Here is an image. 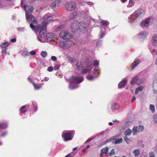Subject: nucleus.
Listing matches in <instances>:
<instances>
[{
	"mask_svg": "<svg viewBox=\"0 0 157 157\" xmlns=\"http://www.w3.org/2000/svg\"><path fill=\"white\" fill-rule=\"evenodd\" d=\"M21 6L23 7L25 11L26 18V20L28 22L30 21V19L32 22L30 25V27L33 30L35 29V26L33 25V24H37V21L36 19L32 15L31 13L33 10V8L32 6H29L23 4V0L21 1Z\"/></svg>",
	"mask_w": 157,
	"mask_h": 157,
	"instance_id": "f257e3e1",
	"label": "nucleus"
},
{
	"mask_svg": "<svg viewBox=\"0 0 157 157\" xmlns=\"http://www.w3.org/2000/svg\"><path fill=\"white\" fill-rule=\"evenodd\" d=\"M83 80L82 77L72 76L70 80V83L69 86L71 90H73L78 88L79 86L78 84Z\"/></svg>",
	"mask_w": 157,
	"mask_h": 157,
	"instance_id": "f03ea898",
	"label": "nucleus"
},
{
	"mask_svg": "<svg viewBox=\"0 0 157 157\" xmlns=\"http://www.w3.org/2000/svg\"><path fill=\"white\" fill-rule=\"evenodd\" d=\"M145 12L143 9H138L134 13L131 14L129 17V21L131 23H133L136 21L137 17H140L144 15Z\"/></svg>",
	"mask_w": 157,
	"mask_h": 157,
	"instance_id": "7ed1b4c3",
	"label": "nucleus"
},
{
	"mask_svg": "<svg viewBox=\"0 0 157 157\" xmlns=\"http://www.w3.org/2000/svg\"><path fill=\"white\" fill-rule=\"evenodd\" d=\"M140 75V74L139 73L132 79L130 82V84L132 85H134L135 84L139 85L144 82L145 80L144 78H139Z\"/></svg>",
	"mask_w": 157,
	"mask_h": 157,
	"instance_id": "20e7f679",
	"label": "nucleus"
},
{
	"mask_svg": "<svg viewBox=\"0 0 157 157\" xmlns=\"http://www.w3.org/2000/svg\"><path fill=\"white\" fill-rule=\"evenodd\" d=\"M75 132L74 131H63L62 134V136L65 141L71 140L73 137Z\"/></svg>",
	"mask_w": 157,
	"mask_h": 157,
	"instance_id": "39448f33",
	"label": "nucleus"
},
{
	"mask_svg": "<svg viewBox=\"0 0 157 157\" xmlns=\"http://www.w3.org/2000/svg\"><path fill=\"white\" fill-rule=\"evenodd\" d=\"M72 36V34L67 30H63L59 33V37L64 40L70 39Z\"/></svg>",
	"mask_w": 157,
	"mask_h": 157,
	"instance_id": "423d86ee",
	"label": "nucleus"
},
{
	"mask_svg": "<svg viewBox=\"0 0 157 157\" xmlns=\"http://www.w3.org/2000/svg\"><path fill=\"white\" fill-rule=\"evenodd\" d=\"M154 21L153 18L151 17H148L144 21H142L140 24V26L144 28V27H148L151 25L153 22Z\"/></svg>",
	"mask_w": 157,
	"mask_h": 157,
	"instance_id": "0eeeda50",
	"label": "nucleus"
},
{
	"mask_svg": "<svg viewBox=\"0 0 157 157\" xmlns=\"http://www.w3.org/2000/svg\"><path fill=\"white\" fill-rule=\"evenodd\" d=\"M73 44V42L71 41H66L65 42H61L59 43V46L63 49H67L71 47Z\"/></svg>",
	"mask_w": 157,
	"mask_h": 157,
	"instance_id": "6e6552de",
	"label": "nucleus"
},
{
	"mask_svg": "<svg viewBox=\"0 0 157 157\" xmlns=\"http://www.w3.org/2000/svg\"><path fill=\"white\" fill-rule=\"evenodd\" d=\"M65 6L67 10L71 11L75 9L76 7V4L74 2L71 1L67 2Z\"/></svg>",
	"mask_w": 157,
	"mask_h": 157,
	"instance_id": "1a4fd4ad",
	"label": "nucleus"
},
{
	"mask_svg": "<svg viewBox=\"0 0 157 157\" xmlns=\"http://www.w3.org/2000/svg\"><path fill=\"white\" fill-rule=\"evenodd\" d=\"M78 29L83 33L86 32L87 30L88 27L86 24L84 22H81L78 23Z\"/></svg>",
	"mask_w": 157,
	"mask_h": 157,
	"instance_id": "9d476101",
	"label": "nucleus"
},
{
	"mask_svg": "<svg viewBox=\"0 0 157 157\" xmlns=\"http://www.w3.org/2000/svg\"><path fill=\"white\" fill-rule=\"evenodd\" d=\"M37 30L39 32L40 36L41 38H44L46 32V27H44L43 26L40 25L38 27Z\"/></svg>",
	"mask_w": 157,
	"mask_h": 157,
	"instance_id": "9b49d317",
	"label": "nucleus"
},
{
	"mask_svg": "<svg viewBox=\"0 0 157 157\" xmlns=\"http://www.w3.org/2000/svg\"><path fill=\"white\" fill-rule=\"evenodd\" d=\"M46 38L48 41H54L56 39V35L55 34L51 33H49L46 34Z\"/></svg>",
	"mask_w": 157,
	"mask_h": 157,
	"instance_id": "f8f14e48",
	"label": "nucleus"
},
{
	"mask_svg": "<svg viewBox=\"0 0 157 157\" xmlns=\"http://www.w3.org/2000/svg\"><path fill=\"white\" fill-rule=\"evenodd\" d=\"M53 19V17L51 16H50L48 17L44 18V21L42 22V25L44 27H46L47 24L52 21Z\"/></svg>",
	"mask_w": 157,
	"mask_h": 157,
	"instance_id": "ddd939ff",
	"label": "nucleus"
},
{
	"mask_svg": "<svg viewBox=\"0 0 157 157\" xmlns=\"http://www.w3.org/2000/svg\"><path fill=\"white\" fill-rule=\"evenodd\" d=\"M78 22L75 21L72 23L71 25V30L72 32H75L78 29Z\"/></svg>",
	"mask_w": 157,
	"mask_h": 157,
	"instance_id": "4468645a",
	"label": "nucleus"
},
{
	"mask_svg": "<svg viewBox=\"0 0 157 157\" xmlns=\"http://www.w3.org/2000/svg\"><path fill=\"white\" fill-rule=\"evenodd\" d=\"M61 2V0H57L52 3L51 7L52 9H54L58 8Z\"/></svg>",
	"mask_w": 157,
	"mask_h": 157,
	"instance_id": "2eb2a0df",
	"label": "nucleus"
},
{
	"mask_svg": "<svg viewBox=\"0 0 157 157\" xmlns=\"http://www.w3.org/2000/svg\"><path fill=\"white\" fill-rule=\"evenodd\" d=\"M141 62V60L137 58H136L134 60V62L132 64V66L131 67V69L133 70Z\"/></svg>",
	"mask_w": 157,
	"mask_h": 157,
	"instance_id": "dca6fc26",
	"label": "nucleus"
},
{
	"mask_svg": "<svg viewBox=\"0 0 157 157\" xmlns=\"http://www.w3.org/2000/svg\"><path fill=\"white\" fill-rule=\"evenodd\" d=\"M100 23V26L103 29H105L109 25V22L106 20H102L101 21Z\"/></svg>",
	"mask_w": 157,
	"mask_h": 157,
	"instance_id": "f3484780",
	"label": "nucleus"
},
{
	"mask_svg": "<svg viewBox=\"0 0 157 157\" xmlns=\"http://www.w3.org/2000/svg\"><path fill=\"white\" fill-rule=\"evenodd\" d=\"M151 43L154 46L157 47V35H155L152 36Z\"/></svg>",
	"mask_w": 157,
	"mask_h": 157,
	"instance_id": "a211bd4d",
	"label": "nucleus"
},
{
	"mask_svg": "<svg viewBox=\"0 0 157 157\" xmlns=\"http://www.w3.org/2000/svg\"><path fill=\"white\" fill-rule=\"evenodd\" d=\"M77 69L78 71H82L83 68V64L81 61L78 60L76 64Z\"/></svg>",
	"mask_w": 157,
	"mask_h": 157,
	"instance_id": "6ab92c4d",
	"label": "nucleus"
},
{
	"mask_svg": "<svg viewBox=\"0 0 157 157\" xmlns=\"http://www.w3.org/2000/svg\"><path fill=\"white\" fill-rule=\"evenodd\" d=\"M148 33L146 31L141 32L138 35V38L139 39L144 38L148 35Z\"/></svg>",
	"mask_w": 157,
	"mask_h": 157,
	"instance_id": "aec40b11",
	"label": "nucleus"
},
{
	"mask_svg": "<svg viewBox=\"0 0 157 157\" xmlns=\"http://www.w3.org/2000/svg\"><path fill=\"white\" fill-rule=\"evenodd\" d=\"M153 93L157 94V80H155L154 81L153 85Z\"/></svg>",
	"mask_w": 157,
	"mask_h": 157,
	"instance_id": "412c9836",
	"label": "nucleus"
},
{
	"mask_svg": "<svg viewBox=\"0 0 157 157\" xmlns=\"http://www.w3.org/2000/svg\"><path fill=\"white\" fill-rule=\"evenodd\" d=\"M127 81L126 79H124L121 81L118 84V86L119 88H122L127 83Z\"/></svg>",
	"mask_w": 157,
	"mask_h": 157,
	"instance_id": "4be33fe9",
	"label": "nucleus"
},
{
	"mask_svg": "<svg viewBox=\"0 0 157 157\" xmlns=\"http://www.w3.org/2000/svg\"><path fill=\"white\" fill-rule=\"evenodd\" d=\"M89 13V10L87 9H85L84 10L81 11L80 12L81 14L85 16H87L88 15Z\"/></svg>",
	"mask_w": 157,
	"mask_h": 157,
	"instance_id": "5701e85b",
	"label": "nucleus"
},
{
	"mask_svg": "<svg viewBox=\"0 0 157 157\" xmlns=\"http://www.w3.org/2000/svg\"><path fill=\"white\" fill-rule=\"evenodd\" d=\"M32 84L35 90H39L41 88L42 86L43 85V83L36 84L34 82H32Z\"/></svg>",
	"mask_w": 157,
	"mask_h": 157,
	"instance_id": "b1692460",
	"label": "nucleus"
},
{
	"mask_svg": "<svg viewBox=\"0 0 157 157\" xmlns=\"http://www.w3.org/2000/svg\"><path fill=\"white\" fill-rule=\"evenodd\" d=\"M77 12L74 11L72 13L70 14L69 17V19L71 20L74 18L77 15Z\"/></svg>",
	"mask_w": 157,
	"mask_h": 157,
	"instance_id": "393cba45",
	"label": "nucleus"
},
{
	"mask_svg": "<svg viewBox=\"0 0 157 157\" xmlns=\"http://www.w3.org/2000/svg\"><path fill=\"white\" fill-rule=\"evenodd\" d=\"M119 107V105L117 103H113L111 105V109L113 110H115L118 109Z\"/></svg>",
	"mask_w": 157,
	"mask_h": 157,
	"instance_id": "a878e982",
	"label": "nucleus"
},
{
	"mask_svg": "<svg viewBox=\"0 0 157 157\" xmlns=\"http://www.w3.org/2000/svg\"><path fill=\"white\" fill-rule=\"evenodd\" d=\"M144 88V86H141L138 87L135 91V93L136 94H137L138 92L141 91Z\"/></svg>",
	"mask_w": 157,
	"mask_h": 157,
	"instance_id": "bb28decb",
	"label": "nucleus"
},
{
	"mask_svg": "<svg viewBox=\"0 0 157 157\" xmlns=\"http://www.w3.org/2000/svg\"><path fill=\"white\" fill-rule=\"evenodd\" d=\"M132 153L135 157H137L140 154V151L138 149H135L133 151Z\"/></svg>",
	"mask_w": 157,
	"mask_h": 157,
	"instance_id": "cd10ccee",
	"label": "nucleus"
},
{
	"mask_svg": "<svg viewBox=\"0 0 157 157\" xmlns=\"http://www.w3.org/2000/svg\"><path fill=\"white\" fill-rule=\"evenodd\" d=\"M138 127L137 126H134L132 129L133 134L134 135H136L137 134L138 132Z\"/></svg>",
	"mask_w": 157,
	"mask_h": 157,
	"instance_id": "c85d7f7f",
	"label": "nucleus"
},
{
	"mask_svg": "<svg viewBox=\"0 0 157 157\" xmlns=\"http://www.w3.org/2000/svg\"><path fill=\"white\" fill-rule=\"evenodd\" d=\"M26 105H24L20 109L21 113H23L27 111V109L26 108Z\"/></svg>",
	"mask_w": 157,
	"mask_h": 157,
	"instance_id": "c756f323",
	"label": "nucleus"
},
{
	"mask_svg": "<svg viewBox=\"0 0 157 157\" xmlns=\"http://www.w3.org/2000/svg\"><path fill=\"white\" fill-rule=\"evenodd\" d=\"M149 49L152 55H154L155 54L157 56L156 58H157V49H154L152 48H150Z\"/></svg>",
	"mask_w": 157,
	"mask_h": 157,
	"instance_id": "7c9ffc66",
	"label": "nucleus"
},
{
	"mask_svg": "<svg viewBox=\"0 0 157 157\" xmlns=\"http://www.w3.org/2000/svg\"><path fill=\"white\" fill-rule=\"evenodd\" d=\"M135 2L132 0H129L128 4L127 6L128 7H131L133 6L134 5Z\"/></svg>",
	"mask_w": 157,
	"mask_h": 157,
	"instance_id": "2f4dec72",
	"label": "nucleus"
},
{
	"mask_svg": "<svg viewBox=\"0 0 157 157\" xmlns=\"http://www.w3.org/2000/svg\"><path fill=\"white\" fill-rule=\"evenodd\" d=\"M132 133V131L131 129L129 128L128 129L124 132V134L126 136H129Z\"/></svg>",
	"mask_w": 157,
	"mask_h": 157,
	"instance_id": "473e14b6",
	"label": "nucleus"
},
{
	"mask_svg": "<svg viewBox=\"0 0 157 157\" xmlns=\"http://www.w3.org/2000/svg\"><path fill=\"white\" fill-rule=\"evenodd\" d=\"M86 65V67H90V66L92 65L93 62L91 61H88L87 60V61H85Z\"/></svg>",
	"mask_w": 157,
	"mask_h": 157,
	"instance_id": "72a5a7b5",
	"label": "nucleus"
},
{
	"mask_svg": "<svg viewBox=\"0 0 157 157\" xmlns=\"http://www.w3.org/2000/svg\"><path fill=\"white\" fill-rule=\"evenodd\" d=\"M10 44L8 42H5L2 43L0 46L2 48H6L9 46Z\"/></svg>",
	"mask_w": 157,
	"mask_h": 157,
	"instance_id": "f704fd0d",
	"label": "nucleus"
},
{
	"mask_svg": "<svg viewBox=\"0 0 157 157\" xmlns=\"http://www.w3.org/2000/svg\"><path fill=\"white\" fill-rule=\"evenodd\" d=\"M125 124H123L119 127V129L120 132H122L126 128L125 127Z\"/></svg>",
	"mask_w": 157,
	"mask_h": 157,
	"instance_id": "c9c22d12",
	"label": "nucleus"
},
{
	"mask_svg": "<svg viewBox=\"0 0 157 157\" xmlns=\"http://www.w3.org/2000/svg\"><path fill=\"white\" fill-rule=\"evenodd\" d=\"M108 151V147H106L105 148H103L101 150V152L104 154H107Z\"/></svg>",
	"mask_w": 157,
	"mask_h": 157,
	"instance_id": "e433bc0d",
	"label": "nucleus"
},
{
	"mask_svg": "<svg viewBox=\"0 0 157 157\" xmlns=\"http://www.w3.org/2000/svg\"><path fill=\"white\" fill-rule=\"evenodd\" d=\"M91 71V70L88 69H84L82 71V73L84 74L87 73H90Z\"/></svg>",
	"mask_w": 157,
	"mask_h": 157,
	"instance_id": "4c0bfd02",
	"label": "nucleus"
},
{
	"mask_svg": "<svg viewBox=\"0 0 157 157\" xmlns=\"http://www.w3.org/2000/svg\"><path fill=\"white\" fill-rule=\"evenodd\" d=\"M7 125L6 123H1L0 124V128L4 129L7 128Z\"/></svg>",
	"mask_w": 157,
	"mask_h": 157,
	"instance_id": "58836bf2",
	"label": "nucleus"
},
{
	"mask_svg": "<svg viewBox=\"0 0 157 157\" xmlns=\"http://www.w3.org/2000/svg\"><path fill=\"white\" fill-rule=\"evenodd\" d=\"M64 25H61L58 26L56 29L55 30L56 31H60L61 29L63 28Z\"/></svg>",
	"mask_w": 157,
	"mask_h": 157,
	"instance_id": "ea45409f",
	"label": "nucleus"
},
{
	"mask_svg": "<svg viewBox=\"0 0 157 157\" xmlns=\"http://www.w3.org/2000/svg\"><path fill=\"white\" fill-rule=\"evenodd\" d=\"M144 127L141 125H140L138 127V132H141L143 131L144 129Z\"/></svg>",
	"mask_w": 157,
	"mask_h": 157,
	"instance_id": "a19ab883",
	"label": "nucleus"
},
{
	"mask_svg": "<svg viewBox=\"0 0 157 157\" xmlns=\"http://www.w3.org/2000/svg\"><path fill=\"white\" fill-rule=\"evenodd\" d=\"M40 55L43 58H45L47 55V52L46 51H42L40 53Z\"/></svg>",
	"mask_w": 157,
	"mask_h": 157,
	"instance_id": "79ce46f5",
	"label": "nucleus"
},
{
	"mask_svg": "<svg viewBox=\"0 0 157 157\" xmlns=\"http://www.w3.org/2000/svg\"><path fill=\"white\" fill-rule=\"evenodd\" d=\"M21 55L25 57L29 55V53L28 51L24 50L23 51Z\"/></svg>",
	"mask_w": 157,
	"mask_h": 157,
	"instance_id": "37998d69",
	"label": "nucleus"
},
{
	"mask_svg": "<svg viewBox=\"0 0 157 157\" xmlns=\"http://www.w3.org/2000/svg\"><path fill=\"white\" fill-rule=\"evenodd\" d=\"M87 78L88 80L90 81L92 80L94 78V77L93 76L91 75H88L86 77Z\"/></svg>",
	"mask_w": 157,
	"mask_h": 157,
	"instance_id": "c03bdc74",
	"label": "nucleus"
},
{
	"mask_svg": "<svg viewBox=\"0 0 157 157\" xmlns=\"http://www.w3.org/2000/svg\"><path fill=\"white\" fill-rule=\"evenodd\" d=\"M150 109L152 113L155 112V106L153 105H150Z\"/></svg>",
	"mask_w": 157,
	"mask_h": 157,
	"instance_id": "a18cd8bd",
	"label": "nucleus"
},
{
	"mask_svg": "<svg viewBox=\"0 0 157 157\" xmlns=\"http://www.w3.org/2000/svg\"><path fill=\"white\" fill-rule=\"evenodd\" d=\"M17 30L21 32H23L25 31V29L24 27H19L17 28Z\"/></svg>",
	"mask_w": 157,
	"mask_h": 157,
	"instance_id": "49530a36",
	"label": "nucleus"
},
{
	"mask_svg": "<svg viewBox=\"0 0 157 157\" xmlns=\"http://www.w3.org/2000/svg\"><path fill=\"white\" fill-rule=\"evenodd\" d=\"M123 139L122 138H120L118 140H117L115 142L116 144H119L122 143Z\"/></svg>",
	"mask_w": 157,
	"mask_h": 157,
	"instance_id": "de8ad7c7",
	"label": "nucleus"
},
{
	"mask_svg": "<svg viewBox=\"0 0 157 157\" xmlns=\"http://www.w3.org/2000/svg\"><path fill=\"white\" fill-rule=\"evenodd\" d=\"M124 140L128 144L129 143L130 141L129 139L126 136H125L124 137Z\"/></svg>",
	"mask_w": 157,
	"mask_h": 157,
	"instance_id": "09e8293b",
	"label": "nucleus"
},
{
	"mask_svg": "<svg viewBox=\"0 0 157 157\" xmlns=\"http://www.w3.org/2000/svg\"><path fill=\"white\" fill-rule=\"evenodd\" d=\"M109 155L111 156L115 154V150L114 149H113L111 150L110 153H109Z\"/></svg>",
	"mask_w": 157,
	"mask_h": 157,
	"instance_id": "8fccbe9b",
	"label": "nucleus"
},
{
	"mask_svg": "<svg viewBox=\"0 0 157 157\" xmlns=\"http://www.w3.org/2000/svg\"><path fill=\"white\" fill-rule=\"evenodd\" d=\"M153 118L155 124H157V114H155L154 115Z\"/></svg>",
	"mask_w": 157,
	"mask_h": 157,
	"instance_id": "3c124183",
	"label": "nucleus"
},
{
	"mask_svg": "<svg viewBox=\"0 0 157 157\" xmlns=\"http://www.w3.org/2000/svg\"><path fill=\"white\" fill-rule=\"evenodd\" d=\"M138 146H140L142 147H144V145L142 144V141H140L138 142Z\"/></svg>",
	"mask_w": 157,
	"mask_h": 157,
	"instance_id": "603ef678",
	"label": "nucleus"
},
{
	"mask_svg": "<svg viewBox=\"0 0 157 157\" xmlns=\"http://www.w3.org/2000/svg\"><path fill=\"white\" fill-rule=\"evenodd\" d=\"M105 35V32L101 31V34H99V36L100 38H102Z\"/></svg>",
	"mask_w": 157,
	"mask_h": 157,
	"instance_id": "864d4df0",
	"label": "nucleus"
},
{
	"mask_svg": "<svg viewBox=\"0 0 157 157\" xmlns=\"http://www.w3.org/2000/svg\"><path fill=\"white\" fill-rule=\"evenodd\" d=\"M150 157H155V153L153 152H150L149 153Z\"/></svg>",
	"mask_w": 157,
	"mask_h": 157,
	"instance_id": "5fc2aeb1",
	"label": "nucleus"
},
{
	"mask_svg": "<svg viewBox=\"0 0 157 157\" xmlns=\"http://www.w3.org/2000/svg\"><path fill=\"white\" fill-rule=\"evenodd\" d=\"M93 73L94 74L98 75L99 74V71L97 70L94 69L93 71Z\"/></svg>",
	"mask_w": 157,
	"mask_h": 157,
	"instance_id": "6e6d98bb",
	"label": "nucleus"
},
{
	"mask_svg": "<svg viewBox=\"0 0 157 157\" xmlns=\"http://www.w3.org/2000/svg\"><path fill=\"white\" fill-rule=\"evenodd\" d=\"M53 70V68L52 67H49L48 68L47 70L49 72L52 71Z\"/></svg>",
	"mask_w": 157,
	"mask_h": 157,
	"instance_id": "4d7b16f0",
	"label": "nucleus"
},
{
	"mask_svg": "<svg viewBox=\"0 0 157 157\" xmlns=\"http://www.w3.org/2000/svg\"><path fill=\"white\" fill-rule=\"evenodd\" d=\"M60 66L59 65H56L54 67L55 70H58L59 69Z\"/></svg>",
	"mask_w": 157,
	"mask_h": 157,
	"instance_id": "13d9d810",
	"label": "nucleus"
},
{
	"mask_svg": "<svg viewBox=\"0 0 157 157\" xmlns=\"http://www.w3.org/2000/svg\"><path fill=\"white\" fill-rule=\"evenodd\" d=\"M7 134V132H2L1 135V136L2 137H4L6 136Z\"/></svg>",
	"mask_w": 157,
	"mask_h": 157,
	"instance_id": "bf43d9fd",
	"label": "nucleus"
},
{
	"mask_svg": "<svg viewBox=\"0 0 157 157\" xmlns=\"http://www.w3.org/2000/svg\"><path fill=\"white\" fill-rule=\"evenodd\" d=\"M98 65L99 62L95 60L94 63V65L95 67H97Z\"/></svg>",
	"mask_w": 157,
	"mask_h": 157,
	"instance_id": "052dcab7",
	"label": "nucleus"
},
{
	"mask_svg": "<svg viewBox=\"0 0 157 157\" xmlns=\"http://www.w3.org/2000/svg\"><path fill=\"white\" fill-rule=\"evenodd\" d=\"M51 59L52 61H56L57 60V58L55 56H52Z\"/></svg>",
	"mask_w": 157,
	"mask_h": 157,
	"instance_id": "680f3d73",
	"label": "nucleus"
},
{
	"mask_svg": "<svg viewBox=\"0 0 157 157\" xmlns=\"http://www.w3.org/2000/svg\"><path fill=\"white\" fill-rule=\"evenodd\" d=\"M101 44H102L101 41V40H99V41H98L97 42L96 45L97 46H98L100 45Z\"/></svg>",
	"mask_w": 157,
	"mask_h": 157,
	"instance_id": "e2e57ef3",
	"label": "nucleus"
},
{
	"mask_svg": "<svg viewBox=\"0 0 157 157\" xmlns=\"http://www.w3.org/2000/svg\"><path fill=\"white\" fill-rule=\"evenodd\" d=\"M30 54L32 55H34L36 54V53L34 50H32L30 52Z\"/></svg>",
	"mask_w": 157,
	"mask_h": 157,
	"instance_id": "0e129e2a",
	"label": "nucleus"
},
{
	"mask_svg": "<svg viewBox=\"0 0 157 157\" xmlns=\"http://www.w3.org/2000/svg\"><path fill=\"white\" fill-rule=\"evenodd\" d=\"M86 3L88 5H90V6H92L93 5V3L92 2H86Z\"/></svg>",
	"mask_w": 157,
	"mask_h": 157,
	"instance_id": "69168bd1",
	"label": "nucleus"
},
{
	"mask_svg": "<svg viewBox=\"0 0 157 157\" xmlns=\"http://www.w3.org/2000/svg\"><path fill=\"white\" fill-rule=\"evenodd\" d=\"M2 53L3 54H6L7 53V49L6 48L2 50Z\"/></svg>",
	"mask_w": 157,
	"mask_h": 157,
	"instance_id": "338daca9",
	"label": "nucleus"
},
{
	"mask_svg": "<svg viewBox=\"0 0 157 157\" xmlns=\"http://www.w3.org/2000/svg\"><path fill=\"white\" fill-rule=\"evenodd\" d=\"M107 130H105L100 133V134L101 135H103L107 132Z\"/></svg>",
	"mask_w": 157,
	"mask_h": 157,
	"instance_id": "774afa93",
	"label": "nucleus"
}]
</instances>
